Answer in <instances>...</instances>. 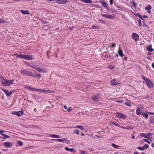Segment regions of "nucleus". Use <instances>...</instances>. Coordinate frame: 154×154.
Listing matches in <instances>:
<instances>
[{
    "mask_svg": "<svg viewBox=\"0 0 154 154\" xmlns=\"http://www.w3.org/2000/svg\"><path fill=\"white\" fill-rule=\"evenodd\" d=\"M2 79V84L4 86H8L12 85L14 82L13 80H7L4 78L3 77H1Z\"/></svg>",
    "mask_w": 154,
    "mask_h": 154,
    "instance_id": "nucleus-1",
    "label": "nucleus"
},
{
    "mask_svg": "<svg viewBox=\"0 0 154 154\" xmlns=\"http://www.w3.org/2000/svg\"><path fill=\"white\" fill-rule=\"evenodd\" d=\"M142 77L143 79L146 82V85L149 88H152L153 87V83L150 79L146 78L144 76H142Z\"/></svg>",
    "mask_w": 154,
    "mask_h": 154,
    "instance_id": "nucleus-2",
    "label": "nucleus"
},
{
    "mask_svg": "<svg viewBox=\"0 0 154 154\" xmlns=\"http://www.w3.org/2000/svg\"><path fill=\"white\" fill-rule=\"evenodd\" d=\"M17 57L21 59H24L27 60H32L34 59L33 56L32 55L19 54L17 55Z\"/></svg>",
    "mask_w": 154,
    "mask_h": 154,
    "instance_id": "nucleus-3",
    "label": "nucleus"
},
{
    "mask_svg": "<svg viewBox=\"0 0 154 154\" xmlns=\"http://www.w3.org/2000/svg\"><path fill=\"white\" fill-rule=\"evenodd\" d=\"M116 117L125 119L126 118V116L122 113L117 112L116 114Z\"/></svg>",
    "mask_w": 154,
    "mask_h": 154,
    "instance_id": "nucleus-4",
    "label": "nucleus"
},
{
    "mask_svg": "<svg viewBox=\"0 0 154 154\" xmlns=\"http://www.w3.org/2000/svg\"><path fill=\"white\" fill-rule=\"evenodd\" d=\"M100 94H98L93 95L92 97V99L94 101H97L100 98Z\"/></svg>",
    "mask_w": 154,
    "mask_h": 154,
    "instance_id": "nucleus-5",
    "label": "nucleus"
},
{
    "mask_svg": "<svg viewBox=\"0 0 154 154\" xmlns=\"http://www.w3.org/2000/svg\"><path fill=\"white\" fill-rule=\"evenodd\" d=\"M37 91L46 93H52L54 92V91L46 90L45 89L42 90L41 89H38Z\"/></svg>",
    "mask_w": 154,
    "mask_h": 154,
    "instance_id": "nucleus-6",
    "label": "nucleus"
},
{
    "mask_svg": "<svg viewBox=\"0 0 154 154\" xmlns=\"http://www.w3.org/2000/svg\"><path fill=\"white\" fill-rule=\"evenodd\" d=\"M110 83L112 85H116L119 84L120 82L117 79H114L111 80Z\"/></svg>",
    "mask_w": 154,
    "mask_h": 154,
    "instance_id": "nucleus-7",
    "label": "nucleus"
},
{
    "mask_svg": "<svg viewBox=\"0 0 154 154\" xmlns=\"http://www.w3.org/2000/svg\"><path fill=\"white\" fill-rule=\"evenodd\" d=\"M132 37L133 39L137 42L139 40V36L138 34L135 33H133L132 35Z\"/></svg>",
    "mask_w": 154,
    "mask_h": 154,
    "instance_id": "nucleus-8",
    "label": "nucleus"
},
{
    "mask_svg": "<svg viewBox=\"0 0 154 154\" xmlns=\"http://www.w3.org/2000/svg\"><path fill=\"white\" fill-rule=\"evenodd\" d=\"M35 69L40 73L43 72L44 73L47 72V71L45 69H42L36 66Z\"/></svg>",
    "mask_w": 154,
    "mask_h": 154,
    "instance_id": "nucleus-9",
    "label": "nucleus"
},
{
    "mask_svg": "<svg viewBox=\"0 0 154 154\" xmlns=\"http://www.w3.org/2000/svg\"><path fill=\"white\" fill-rule=\"evenodd\" d=\"M3 145L6 148H9L11 146L12 143L9 142H7L3 143Z\"/></svg>",
    "mask_w": 154,
    "mask_h": 154,
    "instance_id": "nucleus-10",
    "label": "nucleus"
},
{
    "mask_svg": "<svg viewBox=\"0 0 154 154\" xmlns=\"http://www.w3.org/2000/svg\"><path fill=\"white\" fill-rule=\"evenodd\" d=\"M2 90L5 92L6 95L8 96H10L12 93V91H11L9 92L8 90L4 89L3 88H2Z\"/></svg>",
    "mask_w": 154,
    "mask_h": 154,
    "instance_id": "nucleus-11",
    "label": "nucleus"
},
{
    "mask_svg": "<svg viewBox=\"0 0 154 154\" xmlns=\"http://www.w3.org/2000/svg\"><path fill=\"white\" fill-rule=\"evenodd\" d=\"M142 108H140V107L139 106L136 109V114L137 115H140L142 114V113L141 112L142 109Z\"/></svg>",
    "mask_w": 154,
    "mask_h": 154,
    "instance_id": "nucleus-12",
    "label": "nucleus"
},
{
    "mask_svg": "<svg viewBox=\"0 0 154 154\" xmlns=\"http://www.w3.org/2000/svg\"><path fill=\"white\" fill-rule=\"evenodd\" d=\"M152 8V7L150 5H149L147 6L145 8V9L146 11L147 12L150 14L151 13V10Z\"/></svg>",
    "mask_w": 154,
    "mask_h": 154,
    "instance_id": "nucleus-13",
    "label": "nucleus"
},
{
    "mask_svg": "<svg viewBox=\"0 0 154 154\" xmlns=\"http://www.w3.org/2000/svg\"><path fill=\"white\" fill-rule=\"evenodd\" d=\"M54 141H57L59 142H64V141L67 142V140L66 138H63L62 139H54L53 140Z\"/></svg>",
    "mask_w": 154,
    "mask_h": 154,
    "instance_id": "nucleus-14",
    "label": "nucleus"
},
{
    "mask_svg": "<svg viewBox=\"0 0 154 154\" xmlns=\"http://www.w3.org/2000/svg\"><path fill=\"white\" fill-rule=\"evenodd\" d=\"M4 131L3 130H1L0 131V134L2 135V136H3L4 137H5V138H9L10 136L7 135L5 134H3Z\"/></svg>",
    "mask_w": 154,
    "mask_h": 154,
    "instance_id": "nucleus-15",
    "label": "nucleus"
},
{
    "mask_svg": "<svg viewBox=\"0 0 154 154\" xmlns=\"http://www.w3.org/2000/svg\"><path fill=\"white\" fill-rule=\"evenodd\" d=\"M65 149L67 151H70L74 153L76 152V150L73 148H69L67 147H65Z\"/></svg>",
    "mask_w": 154,
    "mask_h": 154,
    "instance_id": "nucleus-16",
    "label": "nucleus"
},
{
    "mask_svg": "<svg viewBox=\"0 0 154 154\" xmlns=\"http://www.w3.org/2000/svg\"><path fill=\"white\" fill-rule=\"evenodd\" d=\"M27 75L28 76H32L33 77H35V75L33 74V72H32L30 71H28Z\"/></svg>",
    "mask_w": 154,
    "mask_h": 154,
    "instance_id": "nucleus-17",
    "label": "nucleus"
},
{
    "mask_svg": "<svg viewBox=\"0 0 154 154\" xmlns=\"http://www.w3.org/2000/svg\"><path fill=\"white\" fill-rule=\"evenodd\" d=\"M147 50L150 51L152 52L154 50L152 48V45H149L148 47L146 48Z\"/></svg>",
    "mask_w": 154,
    "mask_h": 154,
    "instance_id": "nucleus-18",
    "label": "nucleus"
},
{
    "mask_svg": "<svg viewBox=\"0 0 154 154\" xmlns=\"http://www.w3.org/2000/svg\"><path fill=\"white\" fill-rule=\"evenodd\" d=\"M20 11L24 15L29 14H30L29 11L27 10H26V11L21 10Z\"/></svg>",
    "mask_w": 154,
    "mask_h": 154,
    "instance_id": "nucleus-19",
    "label": "nucleus"
},
{
    "mask_svg": "<svg viewBox=\"0 0 154 154\" xmlns=\"http://www.w3.org/2000/svg\"><path fill=\"white\" fill-rule=\"evenodd\" d=\"M100 2L102 4L103 6L105 8H108L107 7V4L105 1H104L103 2Z\"/></svg>",
    "mask_w": 154,
    "mask_h": 154,
    "instance_id": "nucleus-20",
    "label": "nucleus"
},
{
    "mask_svg": "<svg viewBox=\"0 0 154 154\" xmlns=\"http://www.w3.org/2000/svg\"><path fill=\"white\" fill-rule=\"evenodd\" d=\"M28 70L26 69H24L21 70V73L22 75H27Z\"/></svg>",
    "mask_w": 154,
    "mask_h": 154,
    "instance_id": "nucleus-21",
    "label": "nucleus"
},
{
    "mask_svg": "<svg viewBox=\"0 0 154 154\" xmlns=\"http://www.w3.org/2000/svg\"><path fill=\"white\" fill-rule=\"evenodd\" d=\"M73 128H79L80 129H81V130H84V127L82 126V125H77L75 126H73Z\"/></svg>",
    "mask_w": 154,
    "mask_h": 154,
    "instance_id": "nucleus-22",
    "label": "nucleus"
},
{
    "mask_svg": "<svg viewBox=\"0 0 154 154\" xmlns=\"http://www.w3.org/2000/svg\"><path fill=\"white\" fill-rule=\"evenodd\" d=\"M50 137L54 138H59L60 136L57 135L51 134L50 135Z\"/></svg>",
    "mask_w": 154,
    "mask_h": 154,
    "instance_id": "nucleus-23",
    "label": "nucleus"
},
{
    "mask_svg": "<svg viewBox=\"0 0 154 154\" xmlns=\"http://www.w3.org/2000/svg\"><path fill=\"white\" fill-rule=\"evenodd\" d=\"M81 1L82 2L88 3H91L92 2L91 0H81Z\"/></svg>",
    "mask_w": 154,
    "mask_h": 154,
    "instance_id": "nucleus-24",
    "label": "nucleus"
},
{
    "mask_svg": "<svg viewBox=\"0 0 154 154\" xmlns=\"http://www.w3.org/2000/svg\"><path fill=\"white\" fill-rule=\"evenodd\" d=\"M118 53L119 55L120 56L123 57L124 54H123V52L122 50V49H119L118 51Z\"/></svg>",
    "mask_w": 154,
    "mask_h": 154,
    "instance_id": "nucleus-25",
    "label": "nucleus"
},
{
    "mask_svg": "<svg viewBox=\"0 0 154 154\" xmlns=\"http://www.w3.org/2000/svg\"><path fill=\"white\" fill-rule=\"evenodd\" d=\"M142 115L146 119H147L148 118L149 116L148 114L144 112L142 113Z\"/></svg>",
    "mask_w": 154,
    "mask_h": 154,
    "instance_id": "nucleus-26",
    "label": "nucleus"
},
{
    "mask_svg": "<svg viewBox=\"0 0 154 154\" xmlns=\"http://www.w3.org/2000/svg\"><path fill=\"white\" fill-rule=\"evenodd\" d=\"M115 17L113 15H107V18L108 19H113Z\"/></svg>",
    "mask_w": 154,
    "mask_h": 154,
    "instance_id": "nucleus-27",
    "label": "nucleus"
},
{
    "mask_svg": "<svg viewBox=\"0 0 154 154\" xmlns=\"http://www.w3.org/2000/svg\"><path fill=\"white\" fill-rule=\"evenodd\" d=\"M115 66L113 65H110L108 66V68L109 69H110L112 70L113 69L115 68Z\"/></svg>",
    "mask_w": 154,
    "mask_h": 154,
    "instance_id": "nucleus-28",
    "label": "nucleus"
},
{
    "mask_svg": "<svg viewBox=\"0 0 154 154\" xmlns=\"http://www.w3.org/2000/svg\"><path fill=\"white\" fill-rule=\"evenodd\" d=\"M112 147L116 149H118L120 147L119 146L116 145L114 143H112Z\"/></svg>",
    "mask_w": 154,
    "mask_h": 154,
    "instance_id": "nucleus-29",
    "label": "nucleus"
},
{
    "mask_svg": "<svg viewBox=\"0 0 154 154\" xmlns=\"http://www.w3.org/2000/svg\"><path fill=\"white\" fill-rule=\"evenodd\" d=\"M67 2V0H63L61 2H58V3L59 4H65Z\"/></svg>",
    "mask_w": 154,
    "mask_h": 154,
    "instance_id": "nucleus-30",
    "label": "nucleus"
},
{
    "mask_svg": "<svg viewBox=\"0 0 154 154\" xmlns=\"http://www.w3.org/2000/svg\"><path fill=\"white\" fill-rule=\"evenodd\" d=\"M15 115H16L18 117H20L21 116V115L20 114V112L19 111L15 112L14 113V114Z\"/></svg>",
    "mask_w": 154,
    "mask_h": 154,
    "instance_id": "nucleus-31",
    "label": "nucleus"
},
{
    "mask_svg": "<svg viewBox=\"0 0 154 154\" xmlns=\"http://www.w3.org/2000/svg\"><path fill=\"white\" fill-rule=\"evenodd\" d=\"M92 27L94 29H98L99 28V26L97 25H94L92 26Z\"/></svg>",
    "mask_w": 154,
    "mask_h": 154,
    "instance_id": "nucleus-32",
    "label": "nucleus"
},
{
    "mask_svg": "<svg viewBox=\"0 0 154 154\" xmlns=\"http://www.w3.org/2000/svg\"><path fill=\"white\" fill-rule=\"evenodd\" d=\"M140 136L144 138H148L147 137V135L145 134L141 133L140 134Z\"/></svg>",
    "mask_w": 154,
    "mask_h": 154,
    "instance_id": "nucleus-33",
    "label": "nucleus"
},
{
    "mask_svg": "<svg viewBox=\"0 0 154 154\" xmlns=\"http://www.w3.org/2000/svg\"><path fill=\"white\" fill-rule=\"evenodd\" d=\"M74 133H76L77 134L79 135V130L78 129H76L74 131Z\"/></svg>",
    "mask_w": 154,
    "mask_h": 154,
    "instance_id": "nucleus-34",
    "label": "nucleus"
},
{
    "mask_svg": "<svg viewBox=\"0 0 154 154\" xmlns=\"http://www.w3.org/2000/svg\"><path fill=\"white\" fill-rule=\"evenodd\" d=\"M137 149L139 150L143 151L145 150V148H144V147L143 146L142 147H139L137 148Z\"/></svg>",
    "mask_w": 154,
    "mask_h": 154,
    "instance_id": "nucleus-35",
    "label": "nucleus"
},
{
    "mask_svg": "<svg viewBox=\"0 0 154 154\" xmlns=\"http://www.w3.org/2000/svg\"><path fill=\"white\" fill-rule=\"evenodd\" d=\"M27 64L29 66H30V67H32L33 68L35 69V68L36 67V66H33L31 65V63H27Z\"/></svg>",
    "mask_w": 154,
    "mask_h": 154,
    "instance_id": "nucleus-36",
    "label": "nucleus"
},
{
    "mask_svg": "<svg viewBox=\"0 0 154 154\" xmlns=\"http://www.w3.org/2000/svg\"><path fill=\"white\" fill-rule=\"evenodd\" d=\"M18 145L20 146H22L23 145V142L20 141H18Z\"/></svg>",
    "mask_w": 154,
    "mask_h": 154,
    "instance_id": "nucleus-37",
    "label": "nucleus"
},
{
    "mask_svg": "<svg viewBox=\"0 0 154 154\" xmlns=\"http://www.w3.org/2000/svg\"><path fill=\"white\" fill-rule=\"evenodd\" d=\"M125 104L127 106H131V105L130 103H127L126 102L125 103Z\"/></svg>",
    "mask_w": 154,
    "mask_h": 154,
    "instance_id": "nucleus-38",
    "label": "nucleus"
},
{
    "mask_svg": "<svg viewBox=\"0 0 154 154\" xmlns=\"http://www.w3.org/2000/svg\"><path fill=\"white\" fill-rule=\"evenodd\" d=\"M35 76V77H36L37 78H40L41 77L42 75H41L40 74H38Z\"/></svg>",
    "mask_w": 154,
    "mask_h": 154,
    "instance_id": "nucleus-39",
    "label": "nucleus"
},
{
    "mask_svg": "<svg viewBox=\"0 0 154 154\" xmlns=\"http://www.w3.org/2000/svg\"><path fill=\"white\" fill-rule=\"evenodd\" d=\"M30 90H32V91H37L38 89H37L35 88H32L31 87Z\"/></svg>",
    "mask_w": 154,
    "mask_h": 154,
    "instance_id": "nucleus-40",
    "label": "nucleus"
},
{
    "mask_svg": "<svg viewBox=\"0 0 154 154\" xmlns=\"http://www.w3.org/2000/svg\"><path fill=\"white\" fill-rule=\"evenodd\" d=\"M143 146L144 147V148H145V149L148 148L149 147V146L148 144H145L144 145V146Z\"/></svg>",
    "mask_w": 154,
    "mask_h": 154,
    "instance_id": "nucleus-41",
    "label": "nucleus"
},
{
    "mask_svg": "<svg viewBox=\"0 0 154 154\" xmlns=\"http://www.w3.org/2000/svg\"><path fill=\"white\" fill-rule=\"evenodd\" d=\"M139 25V26H142V23H141V21L140 20H138Z\"/></svg>",
    "mask_w": 154,
    "mask_h": 154,
    "instance_id": "nucleus-42",
    "label": "nucleus"
},
{
    "mask_svg": "<svg viewBox=\"0 0 154 154\" xmlns=\"http://www.w3.org/2000/svg\"><path fill=\"white\" fill-rule=\"evenodd\" d=\"M112 124L117 126H119V125L118 124L114 122H112Z\"/></svg>",
    "mask_w": 154,
    "mask_h": 154,
    "instance_id": "nucleus-43",
    "label": "nucleus"
},
{
    "mask_svg": "<svg viewBox=\"0 0 154 154\" xmlns=\"http://www.w3.org/2000/svg\"><path fill=\"white\" fill-rule=\"evenodd\" d=\"M132 4L133 7H136L137 5L136 4L135 2H132Z\"/></svg>",
    "mask_w": 154,
    "mask_h": 154,
    "instance_id": "nucleus-44",
    "label": "nucleus"
},
{
    "mask_svg": "<svg viewBox=\"0 0 154 154\" xmlns=\"http://www.w3.org/2000/svg\"><path fill=\"white\" fill-rule=\"evenodd\" d=\"M143 140L144 141L146 142L149 144H150V142L149 140H147L146 139H143Z\"/></svg>",
    "mask_w": 154,
    "mask_h": 154,
    "instance_id": "nucleus-45",
    "label": "nucleus"
},
{
    "mask_svg": "<svg viewBox=\"0 0 154 154\" xmlns=\"http://www.w3.org/2000/svg\"><path fill=\"white\" fill-rule=\"evenodd\" d=\"M113 0H110L109 2L110 4L111 5H112L113 4Z\"/></svg>",
    "mask_w": 154,
    "mask_h": 154,
    "instance_id": "nucleus-46",
    "label": "nucleus"
},
{
    "mask_svg": "<svg viewBox=\"0 0 154 154\" xmlns=\"http://www.w3.org/2000/svg\"><path fill=\"white\" fill-rule=\"evenodd\" d=\"M72 110V108L71 107H69L67 109V111L70 112Z\"/></svg>",
    "mask_w": 154,
    "mask_h": 154,
    "instance_id": "nucleus-47",
    "label": "nucleus"
},
{
    "mask_svg": "<svg viewBox=\"0 0 154 154\" xmlns=\"http://www.w3.org/2000/svg\"><path fill=\"white\" fill-rule=\"evenodd\" d=\"M117 102L120 103H121L123 102V100H117L116 101Z\"/></svg>",
    "mask_w": 154,
    "mask_h": 154,
    "instance_id": "nucleus-48",
    "label": "nucleus"
},
{
    "mask_svg": "<svg viewBox=\"0 0 154 154\" xmlns=\"http://www.w3.org/2000/svg\"><path fill=\"white\" fill-rule=\"evenodd\" d=\"M101 15L103 17L106 18H107V15H106V14H102Z\"/></svg>",
    "mask_w": 154,
    "mask_h": 154,
    "instance_id": "nucleus-49",
    "label": "nucleus"
},
{
    "mask_svg": "<svg viewBox=\"0 0 154 154\" xmlns=\"http://www.w3.org/2000/svg\"><path fill=\"white\" fill-rule=\"evenodd\" d=\"M116 44L115 43H113L112 44V46L113 47H115L116 46Z\"/></svg>",
    "mask_w": 154,
    "mask_h": 154,
    "instance_id": "nucleus-50",
    "label": "nucleus"
},
{
    "mask_svg": "<svg viewBox=\"0 0 154 154\" xmlns=\"http://www.w3.org/2000/svg\"><path fill=\"white\" fill-rule=\"evenodd\" d=\"M148 114L149 115H153L154 114V113L152 112H147Z\"/></svg>",
    "mask_w": 154,
    "mask_h": 154,
    "instance_id": "nucleus-51",
    "label": "nucleus"
},
{
    "mask_svg": "<svg viewBox=\"0 0 154 154\" xmlns=\"http://www.w3.org/2000/svg\"><path fill=\"white\" fill-rule=\"evenodd\" d=\"M31 87H29V86L26 87V88L27 89H30H30H31Z\"/></svg>",
    "mask_w": 154,
    "mask_h": 154,
    "instance_id": "nucleus-52",
    "label": "nucleus"
},
{
    "mask_svg": "<svg viewBox=\"0 0 154 154\" xmlns=\"http://www.w3.org/2000/svg\"><path fill=\"white\" fill-rule=\"evenodd\" d=\"M81 153L82 154H85V151H82L81 152Z\"/></svg>",
    "mask_w": 154,
    "mask_h": 154,
    "instance_id": "nucleus-53",
    "label": "nucleus"
},
{
    "mask_svg": "<svg viewBox=\"0 0 154 154\" xmlns=\"http://www.w3.org/2000/svg\"><path fill=\"white\" fill-rule=\"evenodd\" d=\"M138 16L141 19L143 20V19L142 18L141 16L140 15L138 14Z\"/></svg>",
    "mask_w": 154,
    "mask_h": 154,
    "instance_id": "nucleus-54",
    "label": "nucleus"
},
{
    "mask_svg": "<svg viewBox=\"0 0 154 154\" xmlns=\"http://www.w3.org/2000/svg\"><path fill=\"white\" fill-rule=\"evenodd\" d=\"M19 112H20H20L21 114V115H23L24 114L23 113V111H19Z\"/></svg>",
    "mask_w": 154,
    "mask_h": 154,
    "instance_id": "nucleus-55",
    "label": "nucleus"
},
{
    "mask_svg": "<svg viewBox=\"0 0 154 154\" xmlns=\"http://www.w3.org/2000/svg\"><path fill=\"white\" fill-rule=\"evenodd\" d=\"M152 67L153 68H154V63H153L152 65Z\"/></svg>",
    "mask_w": 154,
    "mask_h": 154,
    "instance_id": "nucleus-56",
    "label": "nucleus"
},
{
    "mask_svg": "<svg viewBox=\"0 0 154 154\" xmlns=\"http://www.w3.org/2000/svg\"><path fill=\"white\" fill-rule=\"evenodd\" d=\"M151 146L152 147H154V143L152 144Z\"/></svg>",
    "mask_w": 154,
    "mask_h": 154,
    "instance_id": "nucleus-57",
    "label": "nucleus"
},
{
    "mask_svg": "<svg viewBox=\"0 0 154 154\" xmlns=\"http://www.w3.org/2000/svg\"><path fill=\"white\" fill-rule=\"evenodd\" d=\"M143 17L145 18H147L148 17L146 16V15H143Z\"/></svg>",
    "mask_w": 154,
    "mask_h": 154,
    "instance_id": "nucleus-58",
    "label": "nucleus"
},
{
    "mask_svg": "<svg viewBox=\"0 0 154 154\" xmlns=\"http://www.w3.org/2000/svg\"><path fill=\"white\" fill-rule=\"evenodd\" d=\"M132 137L133 139H134L135 138V136L134 135H132Z\"/></svg>",
    "mask_w": 154,
    "mask_h": 154,
    "instance_id": "nucleus-59",
    "label": "nucleus"
},
{
    "mask_svg": "<svg viewBox=\"0 0 154 154\" xmlns=\"http://www.w3.org/2000/svg\"><path fill=\"white\" fill-rule=\"evenodd\" d=\"M64 108L65 109H67V107L66 106H64Z\"/></svg>",
    "mask_w": 154,
    "mask_h": 154,
    "instance_id": "nucleus-60",
    "label": "nucleus"
},
{
    "mask_svg": "<svg viewBox=\"0 0 154 154\" xmlns=\"http://www.w3.org/2000/svg\"><path fill=\"white\" fill-rule=\"evenodd\" d=\"M34 111L35 112H36L37 111V109L36 108H35L34 109Z\"/></svg>",
    "mask_w": 154,
    "mask_h": 154,
    "instance_id": "nucleus-61",
    "label": "nucleus"
},
{
    "mask_svg": "<svg viewBox=\"0 0 154 154\" xmlns=\"http://www.w3.org/2000/svg\"><path fill=\"white\" fill-rule=\"evenodd\" d=\"M81 113V115H83L84 114L83 113V112H80Z\"/></svg>",
    "mask_w": 154,
    "mask_h": 154,
    "instance_id": "nucleus-62",
    "label": "nucleus"
},
{
    "mask_svg": "<svg viewBox=\"0 0 154 154\" xmlns=\"http://www.w3.org/2000/svg\"><path fill=\"white\" fill-rule=\"evenodd\" d=\"M2 20H0V23H3V22H2Z\"/></svg>",
    "mask_w": 154,
    "mask_h": 154,
    "instance_id": "nucleus-63",
    "label": "nucleus"
},
{
    "mask_svg": "<svg viewBox=\"0 0 154 154\" xmlns=\"http://www.w3.org/2000/svg\"><path fill=\"white\" fill-rule=\"evenodd\" d=\"M48 0L49 1H51V2L54 1V0Z\"/></svg>",
    "mask_w": 154,
    "mask_h": 154,
    "instance_id": "nucleus-64",
    "label": "nucleus"
}]
</instances>
